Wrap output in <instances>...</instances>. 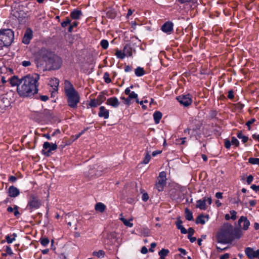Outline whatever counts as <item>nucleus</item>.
I'll return each instance as SVG.
<instances>
[{"label":"nucleus","mask_w":259,"mask_h":259,"mask_svg":"<svg viewBox=\"0 0 259 259\" xmlns=\"http://www.w3.org/2000/svg\"><path fill=\"white\" fill-rule=\"evenodd\" d=\"M151 152V151L150 150L148 149V148H147V149H146V154L144 157V159L143 161V163H144V164H147L150 159H151V156H150V153Z\"/></svg>","instance_id":"28"},{"label":"nucleus","mask_w":259,"mask_h":259,"mask_svg":"<svg viewBox=\"0 0 259 259\" xmlns=\"http://www.w3.org/2000/svg\"><path fill=\"white\" fill-rule=\"evenodd\" d=\"M162 151L161 150H156V151H153L152 153V155L153 156H156L158 154H159L161 153Z\"/></svg>","instance_id":"62"},{"label":"nucleus","mask_w":259,"mask_h":259,"mask_svg":"<svg viewBox=\"0 0 259 259\" xmlns=\"http://www.w3.org/2000/svg\"><path fill=\"white\" fill-rule=\"evenodd\" d=\"M231 142L232 145L236 146H238L239 144V141L234 137H232Z\"/></svg>","instance_id":"44"},{"label":"nucleus","mask_w":259,"mask_h":259,"mask_svg":"<svg viewBox=\"0 0 259 259\" xmlns=\"http://www.w3.org/2000/svg\"><path fill=\"white\" fill-rule=\"evenodd\" d=\"M135 73L137 76L140 77L144 75L145 74V71L143 68L138 67L135 69Z\"/></svg>","instance_id":"26"},{"label":"nucleus","mask_w":259,"mask_h":259,"mask_svg":"<svg viewBox=\"0 0 259 259\" xmlns=\"http://www.w3.org/2000/svg\"><path fill=\"white\" fill-rule=\"evenodd\" d=\"M238 227L244 231L248 230L250 222L246 217L241 216L238 221Z\"/></svg>","instance_id":"10"},{"label":"nucleus","mask_w":259,"mask_h":259,"mask_svg":"<svg viewBox=\"0 0 259 259\" xmlns=\"http://www.w3.org/2000/svg\"><path fill=\"white\" fill-rule=\"evenodd\" d=\"M107 16L110 18H113L115 17V14L112 10H110L107 12Z\"/></svg>","instance_id":"48"},{"label":"nucleus","mask_w":259,"mask_h":259,"mask_svg":"<svg viewBox=\"0 0 259 259\" xmlns=\"http://www.w3.org/2000/svg\"><path fill=\"white\" fill-rule=\"evenodd\" d=\"M232 235L233 239L235 238L239 239L243 235L242 229H240L239 227L237 229H234V231H232Z\"/></svg>","instance_id":"20"},{"label":"nucleus","mask_w":259,"mask_h":259,"mask_svg":"<svg viewBox=\"0 0 259 259\" xmlns=\"http://www.w3.org/2000/svg\"><path fill=\"white\" fill-rule=\"evenodd\" d=\"M255 120H256L255 119V118H252L250 120H248L247 122H246L245 124H246V125L247 126L248 129L249 130H250L251 129V127H250L251 124H252L253 123H254L255 121Z\"/></svg>","instance_id":"46"},{"label":"nucleus","mask_w":259,"mask_h":259,"mask_svg":"<svg viewBox=\"0 0 259 259\" xmlns=\"http://www.w3.org/2000/svg\"><path fill=\"white\" fill-rule=\"evenodd\" d=\"M181 231V233L182 234H186L187 233V230L183 226L181 227V228L179 229Z\"/></svg>","instance_id":"63"},{"label":"nucleus","mask_w":259,"mask_h":259,"mask_svg":"<svg viewBox=\"0 0 259 259\" xmlns=\"http://www.w3.org/2000/svg\"><path fill=\"white\" fill-rule=\"evenodd\" d=\"M9 196L11 197H16L18 196L20 192L19 190L15 187L10 186L8 190Z\"/></svg>","instance_id":"18"},{"label":"nucleus","mask_w":259,"mask_h":259,"mask_svg":"<svg viewBox=\"0 0 259 259\" xmlns=\"http://www.w3.org/2000/svg\"><path fill=\"white\" fill-rule=\"evenodd\" d=\"M115 55L117 57V58L120 59H123L125 57L124 52L123 51L122 52V51L119 50L118 49L115 50Z\"/></svg>","instance_id":"30"},{"label":"nucleus","mask_w":259,"mask_h":259,"mask_svg":"<svg viewBox=\"0 0 259 259\" xmlns=\"http://www.w3.org/2000/svg\"><path fill=\"white\" fill-rule=\"evenodd\" d=\"M99 105H100V102H99L97 99L91 100L89 103V105L91 107H96Z\"/></svg>","instance_id":"35"},{"label":"nucleus","mask_w":259,"mask_h":259,"mask_svg":"<svg viewBox=\"0 0 259 259\" xmlns=\"http://www.w3.org/2000/svg\"><path fill=\"white\" fill-rule=\"evenodd\" d=\"M231 142L229 140H226L225 141V147L227 149H229L231 147Z\"/></svg>","instance_id":"50"},{"label":"nucleus","mask_w":259,"mask_h":259,"mask_svg":"<svg viewBox=\"0 0 259 259\" xmlns=\"http://www.w3.org/2000/svg\"><path fill=\"white\" fill-rule=\"evenodd\" d=\"M229 253H225L220 256V259H228L229 257Z\"/></svg>","instance_id":"57"},{"label":"nucleus","mask_w":259,"mask_h":259,"mask_svg":"<svg viewBox=\"0 0 259 259\" xmlns=\"http://www.w3.org/2000/svg\"><path fill=\"white\" fill-rule=\"evenodd\" d=\"M215 197L218 199H222L223 198V193L221 192H217L215 193Z\"/></svg>","instance_id":"60"},{"label":"nucleus","mask_w":259,"mask_h":259,"mask_svg":"<svg viewBox=\"0 0 259 259\" xmlns=\"http://www.w3.org/2000/svg\"><path fill=\"white\" fill-rule=\"evenodd\" d=\"M70 23H71V20L69 18L67 17L65 18V20L64 21H63V22H61V25L62 27H65L68 25L70 24Z\"/></svg>","instance_id":"37"},{"label":"nucleus","mask_w":259,"mask_h":259,"mask_svg":"<svg viewBox=\"0 0 259 259\" xmlns=\"http://www.w3.org/2000/svg\"><path fill=\"white\" fill-rule=\"evenodd\" d=\"M234 92L232 90H230L228 92V97L230 99H233L234 98Z\"/></svg>","instance_id":"53"},{"label":"nucleus","mask_w":259,"mask_h":259,"mask_svg":"<svg viewBox=\"0 0 259 259\" xmlns=\"http://www.w3.org/2000/svg\"><path fill=\"white\" fill-rule=\"evenodd\" d=\"M161 30L164 32L170 33L173 30V24L171 22L165 23L161 27Z\"/></svg>","instance_id":"14"},{"label":"nucleus","mask_w":259,"mask_h":259,"mask_svg":"<svg viewBox=\"0 0 259 259\" xmlns=\"http://www.w3.org/2000/svg\"><path fill=\"white\" fill-rule=\"evenodd\" d=\"M169 250L166 249H162L159 252V255L160 256V259H165L166 256L168 255Z\"/></svg>","instance_id":"27"},{"label":"nucleus","mask_w":259,"mask_h":259,"mask_svg":"<svg viewBox=\"0 0 259 259\" xmlns=\"http://www.w3.org/2000/svg\"><path fill=\"white\" fill-rule=\"evenodd\" d=\"M123 51L125 56L130 57L132 56V48L130 45H125L123 48Z\"/></svg>","instance_id":"21"},{"label":"nucleus","mask_w":259,"mask_h":259,"mask_svg":"<svg viewBox=\"0 0 259 259\" xmlns=\"http://www.w3.org/2000/svg\"><path fill=\"white\" fill-rule=\"evenodd\" d=\"M78 23L77 22H73L72 24H71L68 28V31L71 32L72 31V30L74 27H75L77 26Z\"/></svg>","instance_id":"45"},{"label":"nucleus","mask_w":259,"mask_h":259,"mask_svg":"<svg viewBox=\"0 0 259 259\" xmlns=\"http://www.w3.org/2000/svg\"><path fill=\"white\" fill-rule=\"evenodd\" d=\"M166 172L165 171L160 172L157 178V181L155 185V188L159 192L162 191L166 185Z\"/></svg>","instance_id":"7"},{"label":"nucleus","mask_w":259,"mask_h":259,"mask_svg":"<svg viewBox=\"0 0 259 259\" xmlns=\"http://www.w3.org/2000/svg\"><path fill=\"white\" fill-rule=\"evenodd\" d=\"M57 149V145L56 143H50L48 142H44L42 153L46 156H49L50 153Z\"/></svg>","instance_id":"8"},{"label":"nucleus","mask_w":259,"mask_h":259,"mask_svg":"<svg viewBox=\"0 0 259 259\" xmlns=\"http://www.w3.org/2000/svg\"><path fill=\"white\" fill-rule=\"evenodd\" d=\"M251 188L255 192H259V185H252L251 186Z\"/></svg>","instance_id":"55"},{"label":"nucleus","mask_w":259,"mask_h":259,"mask_svg":"<svg viewBox=\"0 0 259 259\" xmlns=\"http://www.w3.org/2000/svg\"><path fill=\"white\" fill-rule=\"evenodd\" d=\"M106 104L114 108H116L119 105V102L116 97H111L107 99Z\"/></svg>","instance_id":"17"},{"label":"nucleus","mask_w":259,"mask_h":259,"mask_svg":"<svg viewBox=\"0 0 259 259\" xmlns=\"http://www.w3.org/2000/svg\"><path fill=\"white\" fill-rule=\"evenodd\" d=\"M121 99L124 100V102L126 104L129 105L130 104L131 100L130 99V98L128 97L127 98H125L123 97H121Z\"/></svg>","instance_id":"54"},{"label":"nucleus","mask_w":259,"mask_h":259,"mask_svg":"<svg viewBox=\"0 0 259 259\" xmlns=\"http://www.w3.org/2000/svg\"><path fill=\"white\" fill-rule=\"evenodd\" d=\"M49 85L52 88L53 93H57L59 84V80L56 78H51L49 81Z\"/></svg>","instance_id":"13"},{"label":"nucleus","mask_w":259,"mask_h":259,"mask_svg":"<svg viewBox=\"0 0 259 259\" xmlns=\"http://www.w3.org/2000/svg\"><path fill=\"white\" fill-rule=\"evenodd\" d=\"M40 244L44 247L48 246L50 241L49 239L47 237H41L39 239Z\"/></svg>","instance_id":"33"},{"label":"nucleus","mask_w":259,"mask_h":259,"mask_svg":"<svg viewBox=\"0 0 259 259\" xmlns=\"http://www.w3.org/2000/svg\"><path fill=\"white\" fill-rule=\"evenodd\" d=\"M14 32L10 29H2L0 30V50L4 47L10 46L13 41Z\"/></svg>","instance_id":"5"},{"label":"nucleus","mask_w":259,"mask_h":259,"mask_svg":"<svg viewBox=\"0 0 259 259\" xmlns=\"http://www.w3.org/2000/svg\"><path fill=\"white\" fill-rule=\"evenodd\" d=\"M248 162L252 164H259V158H249Z\"/></svg>","instance_id":"38"},{"label":"nucleus","mask_w":259,"mask_h":259,"mask_svg":"<svg viewBox=\"0 0 259 259\" xmlns=\"http://www.w3.org/2000/svg\"><path fill=\"white\" fill-rule=\"evenodd\" d=\"M105 252L103 250H100L98 251H94L93 252V255L96 256L99 258H103L105 255Z\"/></svg>","instance_id":"29"},{"label":"nucleus","mask_w":259,"mask_h":259,"mask_svg":"<svg viewBox=\"0 0 259 259\" xmlns=\"http://www.w3.org/2000/svg\"><path fill=\"white\" fill-rule=\"evenodd\" d=\"M17 236V234L15 233L11 235H7L5 237V239L8 243L10 244L16 240Z\"/></svg>","instance_id":"24"},{"label":"nucleus","mask_w":259,"mask_h":259,"mask_svg":"<svg viewBox=\"0 0 259 259\" xmlns=\"http://www.w3.org/2000/svg\"><path fill=\"white\" fill-rule=\"evenodd\" d=\"M98 101H99V102H100V104H101L102 103H103L105 100H106V97L104 95H99L97 99Z\"/></svg>","instance_id":"43"},{"label":"nucleus","mask_w":259,"mask_h":259,"mask_svg":"<svg viewBox=\"0 0 259 259\" xmlns=\"http://www.w3.org/2000/svg\"><path fill=\"white\" fill-rule=\"evenodd\" d=\"M31 64V62L30 60H25L21 62V65L24 67H28Z\"/></svg>","instance_id":"47"},{"label":"nucleus","mask_w":259,"mask_h":259,"mask_svg":"<svg viewBox=\"0 0 259 259\" xmlns=\"http://www.w3.org/2000/svg\"><path fill=\"white\" fill-rule=\"evenodd\" d=\"M98 115L104 119H108L109 117V111L104 106H101L99 108Z\"/></svg>","instance_id":"15"},{"label":"nucleus","mask_w":259,"mask_h":259,"mask_svg":"<svg viewBox=\"0 0 259 259\" xmlns=\"http://www.w3.org/2000/svg\"><path fill=\"white\" fill-rule=\"evenodd\" d=\"M41 201L38 197L34 194L30 195L28 199L27 205L26 209L29 212H32L34 210L37 209L40 207Z\"/></svg>","instance_id":"6"},{"label":"nucleus","mask_w":259,"mask_h":259,"mask_svg":"<svg viewBox=\"0 0 259 259\" xmlns=\"http://www.w3.org/2000/svg\"><path fill=\"white\" fill-rule=\"evenodd\" d=\"M230 213L231 214V219H232L233 220H235L237 218V216H236V214H237V212L236 211H235V210H231L230 211Z\"/></svg>","instance_id":"49"},{"label":"nucleus","mask_w":259,"mask_h":259,"mask_svg":"<svg viewBox=\"0 0 259 259\" xmlns=\"http://www.w3.org/2000/svg\"><path fill=\"white\" fill-rule=\"evenodd\" d=\"M187 232L188 233V235H192L194 234V230L193 228H189Z\"/></svg>","instance_id":"59"},{"label":"nucleus","mask_w":259,"mask_h":259,"mask_svg":"<svg viewBox=\"0 0 259 259\" xmlns=\"http://www.w3.org/2000/svg\"><path fill=\"white\" fill-rule=\"evenodd\" d=\"M120 219L123 222L124 225H125L126 226L129 227H132L133 226V224L131 222V221H133L132 219H131L129 220H127L126 219L123 218H121Z\"/></svg>","instance_id":"31"},{"label":"nucleus","mask_w":259,"mask_h":259,"mask_svg":"<svg viewBox=\"0 0 259 259\" xmlns=\"http://www.w3.org/2000/svg\"><path fill=\"white\" fill-rule=\"evenodd\" d=\"M5 251L6 253L3 254L4 256H6L7 254L12 255L13 254L12 250L9 246H6Z\"/></svg>","instance_id":"41"},{"label":"nucleus","mask_w":259,"mask_h":259,"mask_svg":"<svg viewBox=\"0 0 259 259\" xmlns=\"http://www.w3.org/2000/svg\"><path fill=\"white\" fill-rule=\"evenodd\" d=\"M162 117V113L160 111H156L153 114V118L156 123H158Z\"/></svg>","instance_id":"25"},{"label":"nucleus","mask_w":259,"mask_h":259,"mask_svg":"<svg viewBox=\"0 0 259 259\" xmlns=\"http://www.w3.org/2000/svg\"><path fill=\"white\" fill-rule=\"evenodd\" d=\"M33 32L30 29H27L23 38L22 42L25 44H28L32 38Z\"/></svg>","instance_id":"12"},{"label":"nucleus","mask_w":259,"mask_h":259,"mask_svg":"<svg viewBox=\"0 0 259 259\" xmlns=\"http://www.w3.org/2000/svg\"><path fill=\"white\" fill-rule=\"evenodd\" d=\"M103 78L106 83H108L111 81V80L109 77V74L108 72L104 73Z\"/></svg>","instance_id":"40"},{"label":"nucleus","mask_w":259,"mask_h":259,"mask_svg":"<svg viewBox=\"0 0 259 259\" xmlns=\"http://www.w3.org/2000/svg\"><path fill=\"white\" fill-rule=\"evenodd\" d=\"M82 15L81 11L74 10L70 13V16L73 19H79Z\"/></svg>","instance_id":"23"},{"label":"nucleus","mask_w":259,"mask_h":259,"mask_svg":"<svg viewBox=\"0 0 259 259\" xmlns=\"http://www.w3.org/2000/svg\"><path fill=\"white\" fill-rule=\"evenodd\" d=\"M185 217L188 221H191L193 219L192 213L188 209H185Z\"/></svg>","instance_id":"34"},{"label":"nucleus","mask_w":259,"mask_h":259,"mask_svg":"<svg viewBox=\"0 0 259 259\" xmlns=\"http://www.w3.org/2000/svg\"><path fill=\"white\" fill-rule=\"evenodd\" d=\"M132 70V67L130 66L127 65L124 68V71L126 72H130Z\"/></svg>","instance_id":"58"},{"label":"nucleus","mask_w":259,"mask_h":259,"mask_svg":"<svg viewBox=\"0 0 259 259\" xmlns=\"http://www.w3.org/2000/svg\"><path fill=\"white\" fill-rule=\"evenodd\" d=\"M100 45L103 49H106L109 46L108 41L106 39H103L101 41Z\"/></svg>","instance_id":"39"},{"label":"nucleus","mask_w":259,"mask_h":259,"mask_svg":"<svg viewBox=\"0 0 259 259\" xmlns=\"http://www.w3.org/2000/svg\"><path fill=\"white\" fill-rule=\"evenodd\" d=\"M149 199V196H148V195L147 193H144L143 195H142V199L146 202Z\"/></svg>","instance_id":"52"},{"label":"nucleus","mask_w":259,"mask_h":259,"mask_svg":"<svg viewBox=\"0 0 259 259\" xmlns=\"http://www.w3.org/2000/svg\"><path fill=\"white\" fill-rule=\"evenodd\" d=\"M186 138L177 139L176 140V143L177 144L184 145L186 143Z\"/></svg>","instance_id":"42"},{"label":"nucleus","mask_w":259,"mask_h":259,"mask_svg":"<svg viewBox=\"0 0 259 259\" xmlns=\"http://www.w3.org/2000/svg\"><path fill=\"white\" fill-rule=\"evenodd\" d=\"M40 77L38 74H28L19 78L14 76L10 79L12 86L17 87V92L22 97H28L37 94Z\"/></svg>","instance_id":"1"},{"label":"nucleus","mask_w":259,"mask_h":259,"mask_svg":"<svg viewBox=\"0 0 259 259\" xmlns=\"http://www.w3.org/2000/svg\"><path fill=\"white\" fill-rule=\"evenodd\" d=\"M208 219H209V217H208V215H200L197 217L196 221V223L204 225L207 221H208Z\"/></svg>","instance_id":"19"},{"label":"nucleus","mask_w":259,"mask_h":259,"mask_svg":"<svg viewBox=\"0 0 259 259\" xmlns=\"http://www.w3.org/2000/svg\"><path fill=\"white\" fill-rule=\"evenodd\" d=\"M106 208L105 205L102 202L96 203L95 206V210L100 212H103L105 210Z\"/></svg>","instance_id":"22"},{"label":"nucleus","mask_w":259,"mask_h":259,"mask_svg":"<svg viewBox=\"0 0 259 259\" xmlns=\"http://www.w3.org/2000/svg\"><path fill=\"white\" fill-rule=\"evenodd\" d=\"M237 136L239 139L242 140L243 143H245L248 140V137L243 135L241 132L237 134Z\"/></svg>","instance_id":"32"},{"label":"nucleus","mask_w":259,"mask_h":259,"mask_svg":"<svg viewBox=\"0 0 259 259\" xmlns=\"http://www.w3.org/2000/svg\"><path fill=\"white\" fill-rule=\"evenodd\" d=\"M192 235H188V237L191 242H194L196 241V237H192Z\"/></svg>","instance_id":"61"},{"label":"nucleus","mask_w":259,"mask_h":259,"mask_svg":"<svg viewBox=\"0 0 259 259\" xmlns=\"http://www.w3.org/2000/svg\"><path fill=\"white\" fill-rule=\"evenodd\" d=\"M64 84V94L68 105L72 108H76L80 99L79 93L69 80H65Z\"/></svg>","instance_id":"2"},{"label":"nucleus","mask_w":259,"mask_h":259,"mask_svg":"<svg viewBox=\"0 0 259 259\" xmlns=\"http://www.w3.org/2000/svg\"><path fill=\"white\" fill-rule=\"evenodd\" d=\"M246 256L250 259L257 258L259 259V249L255 250L251 247H246L245 249Z\"/></svg>","instance_id":"11"},{"label":"nucleus","mask_w":259,"mask_h":259,"mask_svg":"<svg viewBox=\"0 0 259 259\" xmlns=\"http://www.w3.org/2000/svg\"><path fill=\"white\" fill-rule=\"evenodd\" d=\"M253 180V177L252 175H249L247 177L246 182L249 185L251 184V183L252 182Z\"/></svg>","instance_id":"51"},{"label":"nucleus","mask_w":259,"mask_h":259,"mask_svg":"<svg viewBox=\"0 0 259 259\" xmlns=\"http://www.w3.org/2000/svg\"><path fill=\"white\" fill-rule=\"evenodd\" d=\"M232 226L229 223H225L222 226L220 232L217 235L218 241L221 243H227L233 240Z\"/></svg>","instance_id":"4"},{"label":"nucleus","mask_w":259,"mask_h":259,"mask_svg":"<svg viewBox=\"0 0 259 259\" xmlns=\"http://www.w3.org/2000/svg\"><path fill=\"white\" fill-rule=\"evenodd\" d=\"M177 99L181 105L184 106L190 105L192 102L191 96L189 94L179 96L177 97Z\"/></svg>","instance_id":"9"},{"label":"nucleus","mask_w":259,"mask_h":259,"mask_svg":"<svg viewBox=\"0 0 259 259\" xmlns=\"http://www.w3.org/2000/svg\"><path fill=\"white\" fill-rule=\"evenodd\" d=\"M196 207L201 210H206L207 207L206 204V198L204 197L203 199H200L197 201Z\"/></svg>","instance_id":"16"},{"label":"nucleus","mask_w":259,"mask_h":259,"mask_svg":"<svg viewBox=\"0 0 259 259\" xmlns=\"http://www.w3.org/2000/svg\"><path fill=\"white\" fill-rule=\"evenodd\" d=\"M38 59L42 60L41 65L44 63L51 65L53 69H58L61 66V59L45 48H42L38 53Z\"/></svg>","instance_id":"3"},{"label":"nucleus","mask_w":259,"mask_h":259,"mask_svg":"<svg viewBox=\"0 0 259 259\" xmlns=\"http://www.w3.org/2000/svg\"><path fill=\"white\" fill-rule=\"evenodd\" d=\"M128 98L131 100L133 99H135L137 103H139V99L138 98V94L135 93L134 92H132L131 93L128 95Z\"/></svg>","instance_id":"36"},{"label":"nucleus","mask_w":259,"mask_h":259,"mask_svg":"<svg viewBox=\"0 0 259 259\" xmlns=\"http://www.w3.org/2000/svg\"><path fill=\"white\" fill-rule=\"evenodd\" d=\"M83 133V131H82L81 133H79L77 135H76L75 136H73L72 137V138H73V141H74L76 139H77L78 138H79L80 137V136Z\"/></svg>","instance_id":"56"},{"label":"nucleus","mask_w":259,"mask_h":259,"mask_svg":"<svg viewBox=\"0 0 259 259\" xmlns=\"http://www.w3.org/2000/svg\"><path fill=\"white\" fill-rule=\"evenodd\" d=\"M252 137L254 140H256L259 142V135L253 134L252 135Z\"/></svg>","instance_id":"64"}]
</instances>
